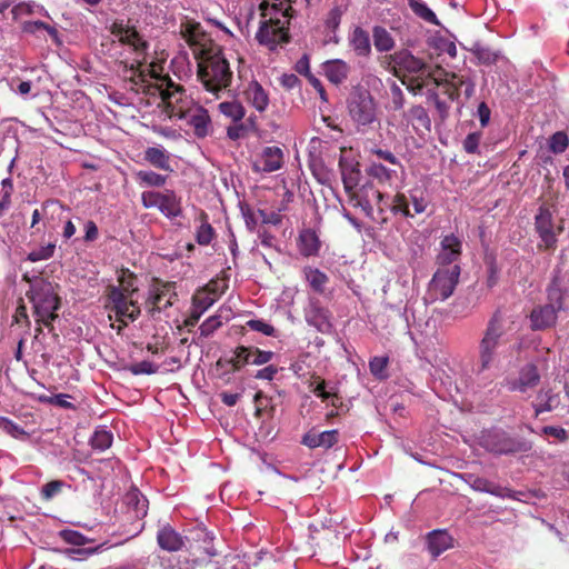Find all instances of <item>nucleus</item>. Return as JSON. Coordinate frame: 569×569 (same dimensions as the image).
I'll use <instances>...</instances> for the list:
<instances>
[{
    "instance_id": "obj_34",
    "label": "nucleus",
    "mask_w": 569,
    "mask_h": 569,
    "mask_svg": "<svg viewBox=\"0 0 569 569\" xmlns=\"http://www.w3.org/2000/svg\"><path fill=\"white\" fill-rule=\"evenodd\" d=\"M309 286L318 293L325 292V287L329 281L328 276L318 268L306 267L303 270Z\"/></svg>"
},
{
    "instance_id": "obj_11",
    "label": "nucleus",
    "mask_w": 569,
    "mask_h": 569,
    "mask_svg": "<svg viewBox=\"0 0 569 569\" xmlns=\"http://www.w3.org/2000/svg\"><path fill=\"white\" fill-rule=\"evenodd\" d=\"M460 277V267L453 264L447 268H439L428 286V296L431 301H445L455 291Z\"/></svg>"
},
{
    "instance_id": "obj_24",
    "label": "nucleus",
    "mask_w": 569,
    "mask_h": 569,
    "mask_svg": "<svg viewBox=\"0 0 569 569\" xmlns=\"http://www.w3.org/2000/svg\"><path fill=\"white\" fill-rule=\"evenodd\" d=\"M43 211V226L48 229H56L57 222H61L66 218V213H69V209L58 200L44 201Z\"/></svg>"
},
{
    "instance_id": "obj_8",
    "label": "nucleus",
    "mask_w": 569,
    "mask_h": 569,
    "mask_svg": "<svg viewBox=\"0 0 569 569\" xmlns=\"http://www.w3.org/2000/svg\"><path fill=\"white\" fill-rule=\"evenodd\" d=\"M347 110L358 130H363L379 122L378 103L369 90L355 88L347 98Z\"/></svg>"
},
{
    "instance_id": "obj_61",
    "label": "nucleus",
    "mask_w": 569,
    "mask_h": 569,
    "mask_svg": "<svg viewBox=\"0 0 569 569\" xmlns=\"http://www.w3.org/2000/svg\"><path fill=\"white\" fill-rule=\"evenodd\" d=\"M61 537L66 542L76 546H83L87 541L86 537L76 530H63Z\"/></svg>"
},
{
    "instance_id": "obj_20",
    "label": "nucleus",
    "mask_w": 569,
    "mask_h": 569,
    "mask_svg": "<svg viewBox=\"0 0 569 569\" xmlns=\"http://www.w3.org/2000/svg\"><path fill=\"white\" fill-rule=\"evenodd\" d=\"M297 246L303 257H317L321 249V241L316 230L307 228L299 232Z\"/></svg>"
},
{
    "instance_id": "obj_1",
    "label": "nucleus",
    "mask_w": 569,
    "mask_h": 569,
    "mask_svg": "<svg viewBox=\"0 0 569 569\" xmlns=\"http://www.w3.org/2000/svg\"><path fill=\"white\" fill-rule=\"evenodd\" d=\"M166 58L151 61L144 68V127L164 138H176L177 131L163 126L169 119L184 116L182 91L164 71Z\"/></svg>"
},
{
    "instance_id": "obj_26",
    "label": "nucleus",
    "mask_w": 569,
    "mask_h": 569,
    "mask_svg": "<svg viewBox=\"0 0 569 569\" xmlns=\"http://www.w3.org/2000/svg\"><path fill=\"white\" fill-rule=\"evenodd\" d=\"M539 379L540 376L536 366L527 365L521 369L518 379L509 383V389L526 392L529 388L535 387L539 382Z\"/></svg>"
},
{
    "instance_id": "obj_45",
    "label": "nucleus",
    "mask_w": 569,
    "mask_h": 569,
    "mask_svg": "<svg viewBox=\"0 0 569 569\" xmlns=\"http://www.w3.org/2000/svg\"><path fill=\"white\" fill-rule=\"evenodd\" d=\"M21 29L26 33L34 34L41 30H46L52 38H57L58 31L54 27L43 22V21H24L21 26Z\"/></svg>"
},
{
    "instance_id": "obj_40",
    "label": "nucleus",
    "mask_w": 569,
    "mask_h": 569,
    "mask_svg": "<svg viewBox=\"0 0 569 569\" xmlns=\"http://www.w3.org/2000/svg\"><path fill=\"white\" fill-rule=\"evenodd\" d=\"M113 436L111 431L104 428H98L90 439L91 447L96 450L103 451L111 447Z\"/></svg>"
},
{
    "instance_id": "obj_15",
    "label": "nucleus",
    "mask_w": 569,
    "mask_h": 569,
    "mask_svg": "<svg viewBox=\"0 0 569 569\" xmlns=\"http://www.w3.org/2000/svg\"><path fill=\"white\" fill-rule=\"evenodd\" d=\"M462 242L460 238L455 234L445 236L440 242V252L437 257V262L442 268H447L459 260L461 256Z\"/></svg>"
},
{
    "instance_id": "obj_62",
    "label": "nucleus",
    "mask_w": 569,
    "mask_h": 569,
    "mask_svg": "<svg viewBox=\"0 0 569 569\" xmlns=\"http://www.w3.org/2000/svg\"><path fill=\"white\" fill-rule=\"evenodd\" d=\"M162 295L160 293H157V295H152L150 293L149 298H148V301H146V306L144 307H149V311L150 312H154L156 310H161L162 307H168L170 305V301L167 299L163 303H162Z\"/></svg>"
},
{
    "instance_id": "obj_22",
    "label": "nucleus",
    "mask_w": 569,
    "mask_h": 569,
    "mask_svg": "<svg viewBox=\"0 0 569 569\" xmlns=\"http://www.w3.org/2000/svg\"><path fill=\"white\" fill-rule=\"evenodd\" d=\"M244 96L247 101L258 111L263 112L269 106V96L263 87L256 80L248 83Z\"/></svg>"
},
{
    "instance_id": "obj_10",
    "label": "nucleus",
    "mask_w": 569,
    "mask_h": 569,
    "mask_svg": "<svg viewBox=\"0 0 569 569\" xmlns=\"http://www.w3.org/2000/svg\"><path fill=\"white\" fill-rule=\"evenodd\" d=\"M480 445L487 451L496 455L527 452L531 449V445L528 441L513 438L500 429L483 431L480 437Z\"/></svg>"
},
{
    "instance_id": "obj_46",
    "label": "nucleus",
    "mask_w": 569,
    "mask_h": 569,
    "mask_svg": "<svg viewBox=\"0 0 569 569\" xmlns=\"http://www.w3.org/2000/svg\"><path fill=\"white\" fill-rule=\"evenodd\" d=\"M54 251H56V243L49 242L46 246H41L38 249L31 250L27 256V260L30 262L48 260L53 257Z\"/></svg>"
},
{
    "instance_id": "obj_50",
    "label": "nucleus",
    "mask_w": 569,
    "mask_h": 569,
    "mask_svg": "<svg viewBox=\"0 0 569 569\" xmlns=\"http://www.w3.org/2000/svg\"><path fill=\"white\" fill-rule=\"evenodd\" d=\"M250 357V348L240 346L234 350L233 357L230 359V363L237 370L243 367L244 365H249Z\"/></svg>"
},
{
    "instance_id": "obj_63",
    "label": "nucleus",
    "mask_w": 569,
    "mask_h": 569,
    "mask_svg": "<svg viewBox=\"0 0 569 569\" xmlns=\"http://www.w3.org/2000/svg\"><path fill=\"white\" fill-rule=\"evenodd\" d=\"M296 71L299 74L305 76L307 79H310V76H313L310 71V62L309 57L303 54L297 62L295 67Z\"/></svg>"
},
{
    "instance_id": "obj_64",
    "label": "nucleus",
    "mask_w": 569,
    "mask_h": 569,
    "mask_svg": "<svg viewBox=\"0 0 569 569\" xmlns=\"http://www.w3.org/2000/svg\"><path fill=\"white\" fill-rule=\"evenodd\" d=\"M84 237L83 240L86 242H92L98 239L99 231L94 221L88 220L84 224Z\"/></svg>"
},
{
    "instance_id": "obj_3",
    "label": "nucleus",
    "mask_w": 569,
    "mask_h": 569,
    "mask_svg": "<svg viewBox=\"0 0 569 569\" xmlns=\"http://www.w3.org/2000/svg\"><path fill=\"white\" fill-rule=\"evenodd\" d=\"M547 303L536 306L530 315V328L535 331L546 330L557 325L558 315L567 310L566 298L569 296V281L560 271H555L546 288Z\"/></svg>"
},
{
    "instance_id": "obj_57",
    "label": "nucleus",
    "mask_w": 569,
    "mask_h": 569,
    "mask_svg": "<svg viewBox=\"0 0 569 569\" xmlns=\"http://www.w3.org/2000/svg\"><path fill=\"white\" fill-rule=\"evenodd\" d=\"M168 179V174L157 173L152 170H144V186L162 187Z\"/></svg>"
},
{
    "instance_id": "obj_21",
    "label": "nucleus",
    "mask_w": 569,
    "mask_h": 569,
    "mask_svg": "<svg viewBox=\"0 0 569 569\" xmlns=\"http://www.w3.org/2000/svg\"><path fill=\"white\" fill-rule=\"evenodd\" d=\"M392 61L399 69L408 73L420 74L427 70V64L406 49L395 52Z\"/></svg>"
},
{
    "instance_id": "obj_51",
    "label": "nucleus",
    "mask_w": 569,
    "mask_h": 569,
    "mask_svg": "<svg viewBox=\"0 0 569 569\" xmlns=\"http://www.w3.org/2000/svg\"><path fill=\"white\" fill-rule=\"evenodd\" d=\"M216 301V298L211 296L206 289L199 291L193 296L192 303L200 309V312H206Z\"/></svg>"
},
{
    "instance_id": "obj_14",
    "label": "nucleus",
    "mask_w": 569,
    "mask_h": 569,
    "mask_svg": "<svg viewBox=\"0 0 569 569\" xmlns=\"http://www.w3.org/2000/svg\"><path fill=\"white\" fill-rule=\"evenodd\" d=\"M283 163V152L279 147H266L261 153L257 156L252 163L256 172H273L279 170Z\"/></svg>"
},
{
    "instance_id": "obj_28",
    "label": "nucleus",
    "mask_w": 569,
    "mask_h": 569,
    "mask_svg": "<svg viewBox=\"0 0 569 569\" xmlns=\"http://www.w3.org/2000/svg\"><path fill=\"white\" fill-rule=\"evenodd\" d=\"M369 177L377 180L379 184L386 187H393L398 174L396 170L387 168L382 163L372 161L366 169Z\"/></svg>"
},
{
    "instance_id": "obj_7",
    "label": "nucleus",
    "mask_w": 569,
    "mask_h": 569,
    "mask_svg": "<svg viewBox=\"0 0 569 569\" xmlns=\"http://www.w3.org/2000/svg\"><path fill=\"white\" fill-rule=\"evenodd\" d=\"M289 26L290 17L287 11L276 10L269 19L260 22L256 40L268 50L277 51L290 41Z\"/></svg>"
},
{
    "instance_id": "obj_32",
    "label": "nucleus",
    "mask_w": 569,
    "mask_h": 569,
    "mask_svg": "<svg viewBox=\"0 0 569 569\" xmlns=\"http://www.w3.org/2000/svg\"><path fill=\"white\" fill-rule=\"evenodd\" d=\"M427 543L429 552L433 557H438L450 548L451 537L445 531L435 530L428 535Z\"/></svg>"
},
{
    "instance_id": "obj_16",
    "label": "nucleus",
    "mask_w": 569,
    "mask_h": 569,
    "mask_svg": "<svg viewBox=\"0 0 569 569\" xmlns=\"http://www.w3.org/2000/svg\"><path fill=\"white\" fill-rule=\"evenodd\" d=\"M148 351L152 353L154 359L152 360H146L144 359V375H151V373H164L172 371V365L177 363L176 358L173 357H167L163 360H160L161 358V351L163 350V342L156 343V347L153 349L152 345L147 346Z\"/></svg>"
},
{
    "instance_id": "obj_6",
    "label": "nucleus",
    "mask_w": 569,
    "mask_h": 569,
    "mask_svg": "<svg viewBox=\"0 0 569 569\" xmlns=\"http://www.w3.org/2000/svg\"><path fill=\"white\" fill-rule=\"evenodd\" d=\"M136 278L129 273L126 276L123 272L119 278L120 287H112L108 295L111 310L114 312V320L127 326L128 321H133L140 315V307L137 301L132 299L137 288L133 287Z\"/></svg>"
},
{
    "instance_id": "obj_19",
    "label": "nucleus",
    "mask_w": 569,
    "mask_h": 569,
    "mask_svg": "<svg viewBox=\"0 0 569 569\" xmlns=\"http://www.w3.org/2000/svg\"><path fill=\"white\" fill-rule=\"evenodd\" d=\"M339 440V432L336 429L318 432L315 429L309 430L302 437V443L310 449L333 447Z\"/></svg>"
},
{
    "instance_id": "obj_44",
    "label": "nucleus",
    "mask_w": 569,
    "mask_h": 569,
    "mask_svg": "<svg viewBox=\"0 0 569 569\" xmlns=\"http://www.w3.org/2000/svg\"><path fill=\"white\" fill-rule=\"evenodd\" d=\"M201 217L203 218V221L197 229L196 240L200 246H207L213 239L214 230L212 226L207 221V214L202 213Z\"/></svg>"
},
{
    "instance_id": "obj_13",
    "label": "nucleus",
    "mask_w": 569,
    "mask_h": 569,
    "mask_svg": "<svg viewBox=\"0 0 569 569\" xmlns=\"http://www.w3.org/2000/svg\"><path fill=\"white\" fill-rule=\"evenodd\" d=\"M306 322L321 333L332 331L331 313L325 308L319 299L309 298L308 305L303 309Z\"/></svg>"
},
{
    "instance_id": "obj_12",
    "label": "nucleus",
    "mask_w": 569,
    "mask_h": 569,
    "mask_svg": "<svg viewBox=\"0 0 569 569\" xmlns=\"http://www.w3.org/2000/svg\"><path fill=\"white\" fill-rule=\"evenodd\" d=\"M535 230L540 239L538 247L545 250H555L558 236L563 231V224H555L553 214L546 206H540L535 216Z\"/></svg>"
},
{
    "instance_id": "obj_31",
    "label": "nucleus",
    "mask_w": 569,
    "mask_h": 569,
    "mask_svg": "<svg viewBox=\"0 0 569 569\" xmlns=\"http://www.w3.org/2000/svg\"><path fill=\"white\" fill-rule=\"evenodd\" d=\"M350 46L352 50L356 52L359 57H368L371 52V43L370 38L367 31H365L362 28L357 27L352 31L350 39H349Z\"/></svg>"
},
{
    "instance_id": "obj_56",
    "label": "nucleus",
    "mask_w": 569,
    "mask_h": 569,
    "mask_svg": "<svg viewBox=\"0 0 569 569\" xmlns=\"http://www.w3.org/2000/svg\"><path fill=\"white\" fill-rule=\"evenodd\" d=\"M222 325L219 316L209 317L199 327L200 333L203 337H209Z\"/></svg>"
},
{
    "instance_id": "obj_18",
    "label": "nucleus",
    "mask_w": 569,
    "mask_h": 569,
    "mask_svg": "<svg viewBox=\"0 0 569 569\" xmlns=\"http://www.w3.org/2000/svg\"><path fill=\"white\" fill-rule=\"evenodd\" d=\"M465 480L475 491L486 492L499 498H513L511 490L486 478L468 473L465 476Z\"/></svg>"
},
{
    "instance_id": "obj_9",
    "label": "nucleus",
    "mask_w": 569,
    "mask_h": 569,
    "mask_svg": "<svg viewBox=\"0 0 569 569\" xmlns=\"http://www.w3.org/2000/svg\"><path fill=\"white\" fill-rule=\"evenodd\" d=\"M27 299L32 303L34 316H46L57 319V311L60 309L61 299L56 286L44 279H37L26 292Z\"/></svg>"
},
{
    "instance_id": "obj_2",
    "label": "nucleus",
    "mask_w": 569,
    "mask_h": 569,
    "mask_svg": "<svg viewBox=\"0 0 569 569\" xmlns=\"http://www.w3.org/2000/svg\"><path fill=\"white\" fill-rule=\"evenodd\" d=\"M350 200L355 207H360L367 217L372 218L373 207L377 206L380 213L389 209L395 216L413 218L426 211L429 201L420 189H410L408 192L398 191L391 197L377 190L372 183L363 184L359 190H353Z\"/></svg>"
},
{
    "instance_id": "obj_52",
    "label": "nucleus",
    "mask_w": 569,
    "mask_h": 569,
    "mask_svg": "<svg viewBox=\"0 0 569 569\" xmlns=\"http://www.w3.org/2000/svg\"><path fill=\"white\" fill-rule=\"evenodd\" d=\"M246 326L252 331L260 332L268 337H273L276 333V329L270 323L266 322L262 319H251L248 320Z\"/></svg>"
},
{
    "instance_id": "obj_55",
    "label": "nucleus",
    "mask_w": 569,
    "mask_h": 569,
    "mask_svg": "<svg viewBox=\"0 0 569 569\" xmlns=\"http://www.w3.org/2000/svg\"><path fill=\"white\" fill-rule=\"evenodd\" d=\"M250 363L261 366L268 363L274 356L272 351L260 350L258 348H250Z\"/></svg>"
},
{
    "instance_id": "obj_53",
    "label": "nucleus",
    "mask_w": 569,
    "mask_h": 569,
    "mask_svg": "<svg viewBox=\"0 0 569 569\" xmlns=\"http://www.w3.org/2000/svg\"><path fill=\"white\" fill-rule=\"evenodd\" d=\"M475 54L480 63L490 66L498 61L500 54L497 51H493L486 47H479L475 50Z\"/></svg>"
},
{
    "instance_id": "obj_23",
    "label": "nucleus",
    "mask_w": 569,
    "mask_h": 569,
    "mask_svg": "<svg viewBox=\"0 0 569 569\" xmlns=\"http://www.w3.org/2000/svg\"><path fill=\"white\" fill-rule=\"evenodd\" d=\"M144 160L154 168L171 173V154L162 146L149 147L144 150Z\"/></svg>"
},
{
    "instance_id": "obj_37",
    "label": "nucleus",
    "mask_w": 569,
    "mask_h": 569,
    "mask_svg": "<svg viewBox=\"0 0 569 569\" xmlns=\"http://www.w3.org/2000/svg\"><path fill=\"white\" fill-rule=\"evenodd\" d=\"M218 108L223 116L234 122L242 120L246 114L243 106L237 100L221 102Z\"/></svg>"
},
{
    "instance_id": "obj_5",
    "label": "nucleus",
    "mask_w": 569,
    "mask_h": 569,
    "mask_svg": "<svg viewBox=\"0 0 569 569\" xmlns=\"http://www.w3.org/2000/svg\"><path fill=\"white\" fill-rule=\"evenodd\" d=\"M506 342L505 318L497 310L488 321L483 337L479 343V361L477 373L489 370L498 356V349Z\"/></svg>"
},
{
    "instance_id": "obj_25",
    "label": "nucleus",
    "mask_w": 569,
    "mask_h": 569,
    "mask_svg": "<svg viewBox=\"0 0 569 569\" xmlns=\"http://www.w3.org/2000/svg\"><path fill=\"white\" fill-rule=\"evenodd\" d=\"M157 541L161 549L173 552L184 547V538L170 526H164L157 533Z\"/></svg>"
},
{
    "instance_id": "obj_4",
    "label": "nucleus",
    "mask_w": 569,
    "mask_h": 569,
    "mask_svg": "<svg viewBox=\"0 0 569 569\" xmlns=\"http://www.w3.org/2000/svg\"><path fill=\"white\" fill-rule=\"evenodd\" d=\"M194 54L198 59V77L208 91L217 93L230 84L232 72L218 46H201L194 49Z\"/></svg>"
},
{
    "instance_id": "obj_58",
    "label": "nucleus",
    "mask_w": 569,
    "mask_h": 569,
    "mask_svg": "<svg viewBox=\"0 0 569 569\" xmlns=\"http://www.w3.org/2000/svg\"><path fill=\"white\" fill-rule=\"evenodd\" d=\"M0 428L14 438H19L20 436L27 435L21 427H19L8 418H0Z\"/></svg>"
},
{
    "instance_id": "obj_38",
    "label": "nucleus",
    "mask_w": 569,
    "mask_h": 569,
    "mask_svg": "<svg viewBox=\"0 0 569 569\" xmlns=\"http://www.w3.org/2000/svg\"><path fill=\"white\" fill-rule=\"evenodd\" d=\"M446 81L456 90L463 88V93L467 99L471 98L475 93V82L470 78H465L456 73H448Z\"/></svg>"
},
{
    "instance_id": "obj_29",
    "label": "nucleus",
    "mask_w": 569,
    "mask_h": 569,
    "mask_svg": "<svg viewBox=\"0 0 569 569\" xmlns=\"http://www.w3.org/2000/svg\"><path fill=\"white\" fill-rule=\"evenodd\" d=\"M309 389L322 401L329 402L332 407H338L339 398L335 386H329L325 380L316 377L310 380Z\"/></svg>"
},
{
    "instance_id": "obj_48",
    "label": "nucleus",
    "mask_w": 569,
    "mask_h": 569,
    "mask_svg": "<svg viewBox=\"0 0 569 569\" xmlns=\"http://www.w3.org/2000/svg\"><path fill=\"white\" fill-rule=\"evenodd\" d=\"M345 12L346 8L342 6H335L331 8L325 21L326 28L335 32L339 28L341 18Z\"/></svg>"
},
{
    "instance_id": "obj_54",
    "label": "nucleus",
    "mask_w": 569,
    "mask_h": 569,
    "mask_svg": "<svg viewBox=\"0 0 569 569\" xmlns=\"http://www.w3.org/2000/svg\"><path fill=\"white\" fill-rule=\"evenodd\" d=\"M64 482L61 480H51L41 488V498L46 501L51 500L54 496L61 492Z\"/></svg>"
},
{
    "instance_id": "obj_35",
    "label": "nucleus",
    "mask_w": 569,
    "mask_h": 569,
    "mask_svg": "<svg viewBox=\"0 0 569 569\" xmlns=\"http://www.w3.org/2000/svg\"><path fill=\"white\" fill-rule=\"evenodd\" d=\"M373 44L380 52H387L393 49L395 40L390 32L382 27L373 28Z\"/></svg>"
},
{
    "instance_id": "obj_30",
    "label": "nucleus",
    "mask_w": 569,
    "mask_h": 569,
    "mask_svg": "<svg viewBox=\"0 0 569 569\" xmlns=\"http://www.w3.org/2000/svg\"><path fill=\"white\" fill-rule=\"evenodd\" d=\"M111 30L122 43L133 47L134 50L142 47V38L134 27L114 22Z\"/></svg>"
},
{
    "instance_id": "obj_41",
    "label": "nucleus",
    "mask_w": 569,
    "mask_h": 569,
    "mask_svg": "<svg viewBox=\"0 0 569 569\" xmlns=\"http://www.w3.org/2000/svg\"><path fill=\"white\" fill-rule=\"evenodd\" d=\"M144 24L161 27L166 21V13L158 4L144 6Z\"/></svg>"
},
{
    "instance_id": "obj_33",
    "label": "nucleus",
    "mask_w": 569,
    "mask_h": 569,
    "mask_svg": "<svg viewBox=\"0 0 569 569\" xmlns=\"http://www.w3.org/2000/svg\"><path fill=\"white\" fill-rule=\"evenodd\" d=\"M190 124L193 127L194 134L199 138H203L209 133L210 130V117L203 108H198L190 116Z\"/></svg>"
},
{
    "instance_id": "obj_49",
    "label": "nucleus",
    "mask_w": 569,
    "mask_h": 569,
    "mask_svg": "<svg viewBox=\"0 0 569 569\" xmlns=\"http://www.w3.org/2000/svg\"><path fill=\"white\" fill-rule=\"evenodd\" d=\"M388 357H373L369 361L370 372L378 379L387 378L386 369L388 366Z\"/></svg>"
},
{
    "instance_id": "obj_17",
    "label": "nucleus",
    "mask_w": 569,
    "mask_h": 569,
    "mask_svg": "<svg viewBox=\"0 0 569 569\" xmlns=\"http://www.w3.org/2000/svg\"><path fill=\"white\" fill-rule=\"evenodd\" d=\"M144 207H158L168 217H177L180 213V208L172 192L166 194L144 192Z\"/></svg>"
},
{
    "instance_id": "obj_60",
    "label": "nucleus",
    "mask_w": 569,
    "mask_h": 569,
    "mask_svg": "<svg viewBox=\"0 0 569 569\" xmlns=\"http://www.w3.org/2000/svg\"><path fill=\"white\" fill-rule=\"evenodd\" d=\"M481 140V132H471L463 140V149L467 153H477L479 142Z\"/></svg>"
},
{
    "instance_id": "obj_59",
    "label": "nucleus",
    "mask_w": 569,
    "mask_h": 569,
    "mask_svg": "<svg viewBox=\"0 0 569 569\" xmlns=\"http://www.w3.org/2000/svg\"><path fill=\"white\" fill-rule=\"evenodd\" d=\"M257 213L261 223L279 226L282 222V214H280L279 212H267L263 209H258Z\"/></svg>"
},
{
    "instance_id": "obj_43",
    "label": "nucleus",
    "mask_w": 569,
    "mask_h": 569,
    "mask_svg": "<svg viewBox=\"0 0 569 569\" xmlns=\"http://www.w3.org/2000/svg\"><path fill=\"white\" fill-rule=\"evenodd\" d=\"M569 146V138L566 132L563 131H557L552 136H550L548 140V147L549 150L555 153L559 154L566 151V149Z\"/></svg>"
},
{
    "instance_id": "obj_27",
    "label": "nucleus",
    "mask_w": 569,
    "mask_h": 569,
    "mask_svg": "<svg viewBox=\"0 0 569 569\" xmlns=\"http://www.w3.org/2000/svg\"><path fill=\"white\" fill-rule=\"evenodd\" d=\"M323 72L331 83L341 84L347 80L350 72V67L343 60H330L323 63Z\"/></svg>"
},
{
    "instance_id": "obj_36",
    "label": "nucleus",
    "mask_w": 569,
    "mask_h": 569,
    "mask_svg": "<svg viewBox=\"0 0 569 569\" xmlns=\"http://www.w3.org/2000/svg\"><path fill=\"white\" fill-rule=\"evenodd\" d=\"M408 4L420 19L435 26L440 24L435 12L422 0H408Z\"/></svg>"
},
{
    "instance_id": "obj_47",
    "label": "nucleus",
    "mask_w": 569,
    "mask_h": 569,
    "mask_svg": "<svg viewBox=\"0 0 569 569\" xmlns=\"http://www.w3.org/2000/svg\"><path fill=\"white\" fill-rule=\"evenodd\" d=\"M389 97L392 110L399 111L405 107V93L400 86L393 80L390 81Z\"/></svg>"
},
{
    "instance_id": "obj_42",
    "label": "nucleus",
    "mask_w": 569,
    "mask_h": 569,
    "mask_svg": "<svg viewBox=\"0 0 569 569\" xmlns=\"http://www.w3.org/2000/svg\"><path fill=\"white\" fill-rule=\"evenodd\" d=\"M407 117L408 119L416 121L418 126L422 127L423 129L428 131L431 129L430 118L427 110L422 106L418 104L411 107L407 112Z\"/></svg>"
},
{
    "instance_id": "obj_39",
    "label": "nucleus",
    "mask_w": 569,
    "mask_h": 569,
    "mask_svg": "<svg viewBox=\"0 0 569 569\" xmlns=\"http://www.w3.org/2000/svg\"><path fill=\"white\" fill-rule=\"evenodd\" d=\"M342 182L346 191L350 194L358 186L360 170L352 164L341 167Z\"/></svg>"
}]
</instances>
